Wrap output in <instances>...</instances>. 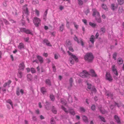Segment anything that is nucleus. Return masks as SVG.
I'll use <instances>...</instances> for the list:
<instances>
[{"label":"nucleus","mask_w":124,"mask_h":124,"mask_svg":"<svg viewBox=\"0 0 124 124\" xmlns=\"http://www.w3.org/2000/svg\"><path fill=\"white\" fill-rule=\"evenodd\" d=\"M24 48V45L23 43H20L18 46V48L19 49H21Z\"/></svg>","instance_id":"23"},{"label":"nucleus","mask_w":124,"mask_h":124,"mask_svg":"<svg viewBox=\"0 0 124 124\" xmlns=\"http://www.w3.org/2000/svg\"><path fill=\"white\" fill-rule=\"evenodd\" d=\"M20 31H29L28 30H27L26 29L22 28L20 29Z\"/></svg>","instance_id":"51"},{"label":"nucleus","mask_w":124,"mask_h":124,"mask_svg":"<svg viewBox=\"0 0 124 124\" xmlns=\"http://www.w3.org/2000/svg\"><path fill=\"white\" fill-rule=\"evenodd\" d=\"M11 82V81L10 80H9L7 82L5 83L3 85V87H6L7 86H8V87H9V85Z\"/></svg>","instance_id":"17"},{"label":"nucleus","mask_w":124,"mask_h":124,"mask_svg":"<svg viewBox=\"0 0 124 124\" xmlns=\"http://www.w3.org/2000/svg\"><path fill=\"white\" fill-rule=\"evenodd\" d=\"M92 11L93 12V15L95 17H99L100 14L98 11L95 8L92 9Z\"/></svg>","instance_id":"8"},{"label":"nucleus","mask_w":124,"mask_h":124,"mask_svg":"<svg viewBox=\"0 0 124 124\" xmlns=\"http://www.w3.org/2000/svg\"><path fill=\"white\" fill-rule=\"evenodd\" d=\"M52 67L53 69V71L54 72H55L56 71V69L55 68V67L54 65V64L52 65Z\"/></svg>","instance_id":"46"},{"label":"nucleus","mask_w":124,"mask_h":124,"mask_svg":"<svg viewBox=\"0 0 124 124\" xmlns=\"http://www.w3.org/2000/svg\"><path fill=\"white\" fill-rule=\"evenodd\" d=\"M89 25L93 28H94L96 26V24L90 22L89 23Z\"/></svg>","instance_id":"28"},{"label":"nucleus","mask_w":124,"mask_h":124,"mask_svg":"<svg viewBox=\"0 0 124 124\" xmlns=\"http://www.w3.org/2000/svg\"><path fill=\"white\" fill-rule=\"evenodd\" d=\"M89 12V9H87L85 12V14L87 15Z\"/></svg>","instance_id":"61"},{"label":"nucleus","mask_w":124,"mask_h":124,"mask_svg":"<svg viewBox=\"0 0 124 124\" xmlns=\"http://www.w3.org/2000/svg\"><path fill=\"white\" fill-rule=\"evenodd\" d=\"M31 71L32 73H35L36 71L35 69L33 68H31Z\"/></svg>","instance_id":"47"},{"label":"nucleus","mask_w":124,"mask_h":124,"mask_svg":"<svg viewBox=\"0 0 124 124\" xmlns=\"http://www.w3.org/2000/svg\"><path fill=\"white\" fill-rule=\"evenodd\" d=\"M46 83L48 85H51V83L50 80L48 79H47L46 80Z\"/></svg>","instance_id":"36"},{"label":"nucleus","mask_w":124,"mask_h":124,"mask_svg":"<svg viewBox=\"0 0 124 124\" xmlns=\"http://www.w3.org/2000/svg\"><path fill=\"white\" fill-rule=\"evenodd\" d=\"M101 31H104L105 30V29L104 27L101 28Z\"/></svg>","instance_id":"63"},{"label":"nucleus","mask_w":124,"mask_h":124,"mask_svg":"<svg viewBox=\"0 0 124 124\" xmlns=\"http://www.w3.org/2000/svg\"><path fill=\"white\" fill-rule=\"evenodd\" d=\"M82 118L83 120L85 122H88V121L87 117L85 116H82Z\"/></svg>","instance_id":"25"},{"label":"nucleus","mask_w":124,"mask_h":124,"mask_svg":"<svg viewBox=\"0 0 124 124\" xmlns=\"http://www.w3.org/2000/svg\"><path fill=\"white\" fill-rule=\"evenodd\" d=\"M20 92L22 94H23L24 93V91L22 89H21L20 91Z\"/></svg>","instance_id":"64"},{"label":"nucleus","mask_w":124,"mask_h":124,"mask_svg":"<svg viewBox=\"0 0 124 124\" xmlns=\"http://www.w3.org/2000/svg\"><path fill=\"white\" fill-rule=\"evenodd\" d=\"M35 12L37 16H39V11L37 9H36L35 10Z\"/></svg>","instance_id":"42"},{"label":"nucleus","mask_w":124,"mask_h":124,"mask_svg":"<svg viewBox=\"0 0 124 124\" xmlns=\"http://www.w3.org/2000/svg\"><path fill=\"white\" fill-rule=\"evenodd\" d=\"M95 37L93 35H92L90 38V41L92 44H93L94 42Z\"/></svg>","instance_id":"15"},{"label":"nucleus","mask_w":124,"mask_h":124,"mask_svg":"<svg viewBox=\"0 0 124 124\" xmlns=\"http://www.w3.org/2000/svg\"><path fill=\"white\" fill-rule=\"evenodd\" d=\"M73 80L72 78H71L69 80V82L70 84V87H72V83L73 82Z\"/></svg>","instance_id":"32"},{"label":"nucleus","mask_w":124,"mask_h":124,"mask_svg":"<svg viewBox=\"0 0 124 124\" xmlns=\"http://www.w3.org/2000/svg\"><path fill=\"white\" fill-rule=\"evenodd\" d=\"M50 97L51 100L54 101V96L53 95H50Z\"/></svg>","instance_id":"45"},{"label":"nucleus","mask_w":124,"mask_h":124,"mask_svg":"<svg viewBox=\"0 0 124 124\" xmlns=\"http://www.w3.org/2000/svg\"><path fill=\"white\" fill-rule=\"evenodd\" d=\"M80 110L81 112H84L85 111V109L83 107H81L80 108Z\"/></svg>","instance_id":"44"},{"label":"nucleus","mask_w":124,"mask_h":124,"mask_svg":"<svg viewBox=\"0 0 124 124\" xmlns=\"http://www.w3.org/2000/svg\"><path fill=\"white\" fill-rule=\"evenodd\" d=\"M27 5H26L23 7V13L24 14V16H23V18L24 16L25 15L27 17L29 14V12L28 10V9L27 7Z\"/></svg>","instance_id":"4"},{"label":"nucleus","mask_w":124,"mask_h":124,"mask_svg":"<svg viewBox=\"0 0 124 124\" xmlns=\"http://www.w3.org/2000/svg\"><path fill=\"white\" fill-rule=\"evenodd\" d=\"M68 100L69 102H72V99L71 97L69 96Z\"/></svg>","instance_id":"41"},{"label":"nucleus","mask_w":124,"mask_h":124,"mask_svg":"<svg viewBox=\"0 0 124 124\" xmlns=\"http://www.w3.org/2000/svg\"><path fill=\"white\" fill-rule=\"evenodd\" d=\"M102 8L104 9L107 10L108 9L106 5L104 4H103L102 6Z\"/></svg>","instance_id":"43"},{"label":"nucleus","mask_w":124,"mask_h":124,"mask_svg":"<svg viewBox=\"0 0 124 124\" xmlns=\"http://www.w3.org/2000/svg\"><path fill=\"white\" fill-rule=\"evenodd\" d=\"M87 88L89 89H91V90L92 91H94V92H96V90L94 87L93 86H92L91 84L89 83H87Z\"/></svg>","instance_id":"10"},{"label":"nucleus","mask_w":124,"mask_h":124,"mask_svg":"<svg viewBox=\"0 0 124 124\" xmlns=\"http://www.w3.org/2000/svg\"><path fill=\"white\" fill-rule=\"evenodd\" d=\"M117 63L119 64H121L123 63V60L121 58H119L118 59Z\"/></svg>","instance_id":"20"},{"label":"nucleus","mask_w":124,"mask_h":124,"mask_svg":"<svg viewBox=\"0 0 124 124\" xmlns=\"http://www.w3.org/2000/svg\"><path fill=\"white\" fill-rule=\"evenodd\" d=\"M19 91H20L19 88V87H17L16 89V93L17 95L18 96H19L20 95Z\"/></svg>","instance_id":"39"},{"label":"nucleus","mask_w":124,"mask_h":124,"mask_svg":"<svg viewBox=\"0 0 124 124\" xmlns=\"http://www.w3.org/2000/svg\"><path fill=\"white\" fill-rule=\"evenodd\" d=\"M99 117H100V118L101 119V120L102 121H103L104 122H105L104 118L103 117H102L101 116H99Z\"/></svg>","instance_id":"48"},{"label":"nucleus","mask_w":124,"mask_h":124,"mask_svg":"<svg viewBox=\"0 0 124 124\" xmlns=\"http://www.w3.org/2000/svg\"><path fill=\"white\" fill-rule=\"evenodd\" d=\"M79 76L82 78H87L90 75L88 72L86 70L83 71L82 72L79 74Z\"/></svg>","instance_id":"6"},{"label":"nucleus","mask_w":124,"mask_h":124,"mask_svg":"<svg viewBox=\"0 0 124 124\" xmlns=\"http://www.w3.org/2000/svg\"><path fill=\"white\" fill-rule=\"evenodd\" d=\"M82 21L85 25H87V21L85 19H83L82 20Z\"/></svg>","instance_id":"52"},{"label":"nucleus","mask_w":124,"mask_h":124,"mask_svg":"<svg viewBox=\"0 0 124 124\" xmlns=\"http://www.w3.org/2000/svg\"><path fill=\"white\" fill-rule=\"evenodd\" d=\"M41 91L43 94H45L47 92L46 89L44 87H42L41 88Z\"/></svg>","instance_id":"19"},{"label":"nucleus","mask_w":124,"mask_h":124,"mask_svg":"<svg viewBox=\"0 0 124 124\" xmlns=\"http://www.w3.org/2000/svg\"><path fill=\"white\" fill-rule=\"evenodd\" d=\"M48 11V10L47 9L46 10L45 12H44V17H46L47 13Z\"/></svg>","instance_id":"50"},{"label":"nucleus","mask_w":124,"mask_h":124,"mask_svg":"<svg viewBox=\"0 0 124 124\" xmlns=\"http://www.w3.org/2000/svg\"><path fill=\"white\" fill-rule=\"evenodd\" d=\"M107 95L108 97H110V98H112V95L110 93L108 94H107Z\"/></svg>","instance_id":"59"},{"label":"nucleus","mask_w":124,"mask_h":124,"mask_svg":"<svg viewBox=\"0 0 124 124\" xmlns=\"http://www.w3.org/2000/svg\"><path fill=\"white\" fill-rule=\"evenodd\" d=\"M96 20L99 23H101V18L100 17V16H99V17H95Z\"/></svg>","instance_id":"27"},{"label":"nucleus","mask_w":124,"mask_h":124,"mask_svg":"<svg viewBox=\"0 0 124 124\" xmlns=\"http://www.w3.org/2000/svg\"><path fill=\"white\" fill-rule=\"evenodd\" d=\"M6 102H7L9 103L11 105L12 108H13V102L10 99H9L7 100L6 101Z\"/></svg>","instance_id":"26"},{"label":"nucleus","mask_w":124,"mask_h":124,"mask_svg":"<svg viewBox=\"0 0 124 124\" xmlns=\"http://www.w3.org/2000/svg\"><path fill=\"white\" fill-rule=\"evenodd\" d=\"M91 109L93 110H95V106L94 105H93L91 107Z\"/></svg>","instance_id":"54"},{"label":"nucleus","mask_w":124,"mask_h":124,"mask_svg":"<svg viewBox=\"0 0 124 124\" xmlns=\"http://www.w3.org/2000/svg\"><path fill=\"white\" fill-rule=\"evenodd\" d=\"M73 24L74 25L75 27L77 29L78 28V26L77 24L75 22H73Z\"/></svg>","instance_id":"58"},{"label":"nucleus","mask_w":124,"mask_h":124,"mask_svg":"<svg viewBox=\"0 0 124 124\" xmlns=\"http://www.w3.org/2000/svg\"><path fill=\"white\" fill-rule=\"evenodd\" d=\"M43 55L46 57H47L48 55V54L47 53H44L43 54Z\"/></svg>","instance_id":"62"},{"label":"nucleus","mask_w":124,"mask_h":124,"mask_svg":"<svg viewBox=\"0 0 124 124\" xmlns=\"http://www.w3.org/2000/svg\"><path fill=\"white\" fill-rule=\"evenodd\" d=\"M117 2L119 4L121 5L124 3V0H117Z\"/></svg>","instance_id":"29"},{"label":"nucleus","mask_w":124,"mask_h":124,"mask_svg":"<svg viewBox=\"0 0 124 124\" xmlns=\"http://www.w3.org/2000/svg\"><path fill=\"white\" fill-rule=\"evenodd\" d=\"M111 68L112 71L114 74L115 75L116 77L118 76V73L115 65H113L112 66Z\"/></svg>","instance_id":"9"},{"label":"nucleus","mask_w":124,"mask_h":124,"mask_svg":"<svg viewBox=\"0 0 124 124\" xmlns=\"http://www.w3.org/2000/svg\"><path fill=\"white\" fill-rule=\"evenodd\" d=\"M0 21L1 22L3 21L6 25L9 24V22L5 19H1Z\"/></svg>","instance_id":"21"},{"label":"nucleus","mask_w":124,"mask_h":124,"mask_svg":"<svg viewBox=\"0 0 124 124\" xmlns=\"http://www.w3.org/2000/svg\"><path fill=\"white\" fill-rule=\"evenodd\" d=\"M54 58L55 59H57L58 58V55L57 54H55L54 55Z\"/></svg>","instance_id":"60"},{"label":"nucleus","mask_w":124,"mask_h":124,"mask_svg":"<svg viewBox=\"0 0 124 124\" xmlns=\"http://www.w3.org/2000/svg\"><path fill=\"white\" fill-rule=\"evenodd\" d=\"M111 9L113 10H114L115 9L117 8V7L115 6V4H111Z\"/></svg>","instance_id":"34"},{"label":"nucleus","mask_w":124,"mask_h":124,"mask_svg":"<svg viewBox=\"0 0 124 124\" xmlns=\"http://www.w3.org/2000/svg\"><path fill=\"white\" fill-rule=\"evenodd\" d=\"M62 108L67 114H68L69 112L70 114L73 115H74L75 114V112L73 109L71 108H69L68 111V110H67L63 106H62Z\"/></svg>","instance_id":"3"},{"label":"nucleus","mask_w":124,"mask_h":124,"mask_svg":"<svg viewBox=\"0 0 124 124\" xmlns=\"http://www.w3.org/2000/svg\"><path fill=\"white\" fill-rule=\"evenodd\" d=\"M78 3L80 5H82L83 4V2L82 0H78Z\"/></svg>","instance_id":"40"},{"label":"nucleus","mask_w":124,"mask_h":124,"mask_svg":"<svg viewBox=\"0 0 124 124\" xmlns=\"http://www.w3.org/2000/svg\"><path fill=\"white\" fill-rule=\"evenodd\" d=\"M90 72L91 74V75L92 77H97V75L95 73L94 71L93 70H91Z\"/></svg>","instance_id":"14"},{"label":"nucleus","mask_w":124,"mask_h":124,"mask_svg":"<svg viewBox=\"0 0 124 124\" xmlns=\"http://www.w3.org/2000/svg\"><path fill=\"white\" fill-rule=\"evenodd\" d=\"M43 42L44 44H46L47 46H51V45L50 44V43L46 39H45L43 40Z\"/></svg>","instance_id":"13"},{"label":"nucleus","mask_w":124,"mask_h":124,"mask_svg":"<svg viewBox=\"0 0 124 124\" xmlns=\"http://www.w3.org/2000/svg\"><path fill=\"white\" fill-rule=\"evenodd\" d=\"M69 50L71 52H73L74 51V50L72 47L71 46L69 47Z\"/></svg>","instance_id":"57"},{"label":"nucleus","mask_w":124,"mask_h":124,"mask_svg":"<svg viewBox=\"0 0 124 124\" xmlns=\"http://www.w3.org/2000/svg\"><path fill=\"white\" fill-rule=\"evenodd\" d=\"M94 58V56L91 53H88L85 55L84 58L85 60L88 62H92Z\"/></svg>","instance_id":"2"},{"label":"nucleus","mask_w":124,"mask_h":124,"mask_svg":"<svg viewBox=\"0 0 124 124\" xmlns=\"http://www.w3.org/2000/svg\"><path fill=\"white\" fill-rule=\"evenodd\" d=\"M61 101L62 104L63 105H65L66 104L67 102L66 101L63 99H61Z\"/></svg>","instance_id":"30"},{"label":"nucleus","mask_w":124,"mask_h":124,"mask_svg":"<svg viewBox=\"0 0 124 124\" xmlns=\"http://www.w3.org/2000/svg\"><path fill=\"white\" fill-rule=\"evenodd\" d=\"M70 41L69 40H67L66 41V45L67 46L70 45H71Z\"/></svg>","instance_id":"33"},{"label":"nucleus","mask_w":124,"mask_h":124,"mask_svg":"<svg viewBox=\"0 0 124 124\" xmlns=\"http://www.w3.org/2000/svg\"><path fill=\"white\" fill-rule=\"evenodd\" d=\"M106 76V79L107 80L110 82L112 81L113 79L110 73L109 72H107Z\"/></svg>","instance_id":"11"},{"label":"nucleus","mask_w":124,"mask_h":124,"mask_svg":"<svg viewBox=\"0 0 124 124\" xmlns=\"http://www.w3.org/2000/svg\"><path fill=\"white\" fill-rule=\"evenodd\" d=\"M99 108L101 112L103 114H105L106 112V111L103 109L101 107H99Z\"/></svg>","instance_id":"24"},{"label":"nucleus","mask_w":124,"mask_h":124,"mask_svg":"<svg viewBox=\"0 0 124 124\" xmlns=\"http://www.w3.org/2000/svg\"><path fill=\"white\" fill-rule=\"evenodd\" d=\"M25 67L24 63L23 62L20 63L19 65V69L20 70H23Z\"/></svg>","instance_id":"12"},{"label":"nucleus","mask_w":124,"mask_h":124,"mask_svg":"<svg viewBox=\"0 0 124 124\" xmlns=\"http://www.w3.org/2000/svg\"><path fill=\"white\" fill-rule=\"evenodd\" d=\"M25 33L27 34H30L32 35H33V34L32 33L31 31H24Z\"/></svg>","instance_id":"55"},{"label":"nucleus","mask_w":124,"mask_h":124,"mask_svg":"<svg viewBox=\"0 0 124 124\" xmlns=\"http://www.w3.org/2000/svg\"><path fill=\"white\" fill-rule=\"evenodd\" d=\"M123 11V8L122 7L119 8L118 11L119 13H121Z\"/></svg>","instance_id":"49"},{"label":"nucleus","mask_w":124,"mask_h":124,"mask_svg":"<svg viewBox=\"0 0 124 124\" xmlns=\"http://www.w3.org/2000/svg\"><path fill=\"white\" fill-rule=\"evenodd\" d=\"M52 111L54 114H56L57 113V111L55 108L54 107H53Z\"/></svg>","instance_id":"37"},{"label":"nucleus","mask_w":124,"mask_h":124,"mask_svg":"<svg viewBox=\"0 0 124 124\" xmlns=\"http://www.w3.org/2000/svg\"><path fill=\"white\" fill-rule=\"evenodd\" d=\"M17 76L19 78H21L23 76L22 72L19 71L17 74Z\"/></svg>","instance_id":"22"},{"label":"nucleus","mask_w":124,"mask_h":124,"mask_svg":"<svg viewBox=\"0 0 124 124\" xmlns=\"http://www.w3.org/2000/svg\"><path fill=\"white\" fill-rule=\"evenodd\" d=\"M37 58L39 61L40 63H42L43 62V58L41 56L38 55Z\"/></svg>","instance_id":"16"},{"label":"nucleus","mask_w":124,"mask_h":124,"mask_svg":"<svg viewBox=\"0 0 124 124\" xmlns=\"http://www.w3.org/2000/svg\"><path fill=\"white\" fill-rule=\"evenodd\" d=\"M67 52L70 56L69 59V61L70 63L72 64H74V60L76 62H78V59L75 55L73 54L69 51H67Z\"/></svg>","instance_id":"1"},{"label":"nucleus","mask_w":124,"mask_h":124,"mask_svg":"<svg viewBox=\"0 0 124 124\" xmlns=\"http://www.w3.org/2000/svg\"><path fill=\"white\" fill-rule=\"evenodd\" d=\"M117 55V53L115 52L113 55V58L115 60L116 59V57Z\"/></svg>","instance_id":"38"},{"label":"nucleus","mask_w":124,"mask_h":124,"mask_svg":"<svg viewBox=\"0 0 124 124\" xmlns=\"http://www.w3.org/2000/svg\"><path fill=\"white\" fill-rule=\"evenodd\" d=\"M24 39L25 41L28 42L29 40V38L28 37L24 38Z\"/></svg>","instance_id":"53"},{"label":"nucleus","mask_w":124,"mask_h":124,"mask_svg":"<svg viewBox=\"0 0 124 124\" xmlns=\"http://www.w3.org/2000/svg\"><path fill=\"white\" fill-rule=\"evenodd\" d=\"M27 77L28 79L29 80L31 81L32 79V77L31 75L30 74H28L27 76Z\"/></svg>","instance_id":"31"},{"label":"nucleus","mask_w":124,"mask_h":124,"mask_svg":"<svg viewBox=\"0 0 124 124\" xmlns=\"http://www.w3.org/2000/svg\"><path fill=\"white\" fill-rule=\"evenodd\" d=\"M33 21L36 27H38L40 25L41 20L39 18L36 17H34L33 19Z\"/></svg>","instance_id":"5"},{"label":"nucleus","mask_w":124,"mask_h":124,"mask_svg":"<svg viewBox=\"0 0 124 124\" xmlns=\"http://www.w3.org/2000/svg\"><path fill=\"white\" fill-rule=\"evenodd\" d=\"M9 20L12 23H15L16 22L15 21H14L12 19H10Z\"/></svg>","instance_id":"56"},{"label":"nucleus","mask_w":124,"mask_h":124,"mask_svg":"<svg viewBox=\"0 0 124 124\" xmlns=\"http://www.w3.org/2000/svg\"><path fill=\"white\" fill-rule=\"evenodd\" d=\"M74 39L75 41L77 42L78 44H81L83 46H84V43L82 39H78L77 37L75 36V37L74 38Z\"/></svg>","instance_id":"7"},{"label":"nucleus","mask_w":124,"mask_h":124,"mask_svg":"<svg viewBox=\"0 0 124 124\" xmlns=\"http://www.w3.org/2000/svg\"><path fill=\"white\" fill-rule=\"evenodd\" d=\"M114 118L118 123H120L121 122L119 118L116 115L115 116H114Z\"/></svg>","instance_id":"18"},{"label":"nucleus","mask_w":124,"mask_h":124,"mask_svg":"<svg viewBox=\"0 0 124 124\" xmlns=\"http://www.w3.org/2000/svg\"><path fill=\"white\" fill-rule=\"evenodd\" d=\"M50 122L51 124H56L53 118L51 119Z\"/></svg>","instance_id":"35"}]
</instances>
